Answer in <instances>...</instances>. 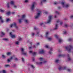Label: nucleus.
I'll list each match as a JSON object with an SVG mask.
<instances>
[{
	"mask_svg": "<svg viewBox=\"0 0 73 73\" xmlns=\"http://www.w3.org/2000/svg\"><path fill=\"white\" fill-rule=\"evenodd\" d=\"M3 40H4V41H7L8 40V39L7 38H4L3 39Z\"/></svg>",
	"mask_w": 73,
	"mask_h": 73,
	"instance_id": "31",
	"label": "nucleus"
},
{
	"mask_svg": "<svg viewBox=\"0 0 73 73\" xmlns=\"http://www.w3.org/2000/svg\"><path fill=\"white\" fill-rule=\"evenodd\" d=\"M50 50H53V48H50Z\"/></svg>",
	"mask_w": 73,
	"mask_h": 73,
	"instance_id": "55",
	"label": "nucleus"
},
{
	"mask_svg": "<svg viewBox=\"0 0 73 73\" xmlns=\"http://www.w3.org/2000/svg\"><path fill=\"white\" fill-rule=\"evenodd\" d=\"M29 2V1L28 0H25V3H27Z\"/></svg>",
	"mask_w": 73,
	"mask_h": 73,
	"instance_id": "37",
	"label": "nucleus"
},
{
	"mask_svg": "<svg viewBox=\"0 0 73 73\" xmlns=\"http://www.w3.org/2000/svg\"><path fill=\"white\" fill-rule=\"evenodd\" d=\"M54 5H56L58 4V2H54Z\"/></svg>",
	"mask_w": 73,
	"mask_h": 73,
	"instance_id": "39",
	"label": "nucleus"
},
{
	"mask_svg": "<svg viewBox=\"0 0 73 73\" xmlns=\"http://www.w3.org/2000/svg\"><path fill=\"white\" fill-rule=\"evenodd\" d=\"M49 54H52V52H51V51H50L49 52Z\"/></svg>",
	"mask_w": 73,
	"mask_h": 73,
	"instance_id": "58",
	"label": "nucleus"
},
{
	"mask_svg": "<svg viewBox=\"0 0 73 73\" xmlns=\"http://www.w3.org/2000/svg\"><path fill=\"white\" fill-rule=\"evenodd\" d=\"M64 25L65 27H68V25L67 24H65Z\"/></svg>",
	"mask_w": 73,
	"mask_h": 73,
	"instance_id": "44",
	"label": "nucleus"
},
{
	"mask_svg": "<svg viewBox=\"0 0 73 73\" xmlns=\"http://www.w3.org/2000/svg\"><path fill=\"white\" fill-rule=\"evenodd\" d=\"M39 33V32H38L37 33V35H38Z\"/></svg>",
	"mask_w": 73,
	"mask_h": 73,
	"instance_id": "64",
	"label": "nucleus"
},
{
	"mask_svg": "<svg viewBox=\"0 0 73 73\" xmlns=\"http://www.w3.org/2000/svg\"><path fill=\"white\" fill-rule=\"evenodd\" d=\"M3 73H7V71L5 70H3Z\"/></svg>",
	"mask_w": 73,
	"mask_h": 73,
	"instance_id": "35",
	"label": "nucleus"
},
{
	"mask_svg": "<svg viewBox=\"0 0 73 73\" xmlns=\"http://www.w3.org/2000/svg\"><path fill=\"white\" fill-rule=\"evenodd\" d=\"M73 18V15H72L71 16H70V18H71V19H72Z\"/></svg>",
	"mask_w": 73,
	"mask_h": 73,
	"instance_id": "51",
	"label": "nucleus"
},
{
	"mask_svg": "<svg viewBox=\"0 0 73 73\" xmlns=\"http://www.w3.org/2000/svg\"><path fill=\"white\" fill-rule=\"evenodd\" d=\"M59 62H60V60H59L58 59H56L55 60V62L56 63H58Z\"/></svg>",
	"mask_w": 73,
	"mask_h": 73,
	"instance_id": "24",
	"label": "nucleus"
},
{
	"mask_svg": "<svg viewBox=\"0 0 73 73\" xmlns=\"http://www.w3.org/2000/svg\"><path fill=\"white\" fill-rule=\"evenodd\" d=\"M61 4L63 8H68L69 7V4H65V2H62L61 3Z\"/></svg>",
	"mask_w": 73,
	"mask_h": 73,
	"instance_id": "7",
	"label": "nucleus"
},
{
	"mask_svg": "<svg viewBox=\"0 0 73 73\" xmlns=\"http://www.w3.org/2000/svg\"><path fill=\"white\" fill-rule=\"evenodd\" d=\"M15 44H16V45H19V41H16L15 42Z\"/></svg>",
	"mask_w": 73,
	"mask_h": 73,
	"instance_id": "38",
	"label": "nucleus"
},
{
	"mask_svg": "<svg viewBox=\"0 0 73 73\" xmlns=\"http://www.w3.org/2000/svg\"><path fill=\"white\" fill-rule=\"evenodd\" d=\"M9 3L8 2L7 3V8H9Z\"/></svg>",
	"mask_w": 73,
	"mask_h": 73,
	"instance_id": "30",
	"label": "nucleus"
},
{
	"mask_svg": "<svg viewBox=\"0 0 73 73\" xmlns=\"http://www.w3.org/2000/svg\"><path fill=\"white\" fill-rule=\"evenodd\" d=\"M36 11L38 13L36 14V15L35 16V19H38L39 17L40 16L41 13V10L39 9H36Z\"/></svg>",
	"mask_w": 73,
	"mask_h": 73,
	"instance_id": "2",
	"label": "nucleus"
},
{
	"mask_svg": "<svg viewBox=\"0 0 73 73\" xmlns=\"http://www.w3.org/2000/svg\"><path fill=\"white\" fill-rule=\"evenodd\" d=\"M11 21V19H6V21L7 22H8L9 21Z\"/></svg>",
	"mask_w": 73,
	"mask_h": 73,
	"instance_id": "33",
	"label": "nucleus"
},
{
	"mask_svg": "<svg viewBox=\"0 0 73 73\" xmlns=\"http://www.w3.org/2000/svg\"><path fill=\"white\" fill-rule=\"evenodd\" d=\"M10 35L11 36V38H15V37H16L17 36L16 35H13L12 34V33H10Z\"/></svg>",
	"mask_w": 73,
	"mask_h": 73,
	"instance_id": "15",
	"label": "nucleus"
},
{
	"mask_svg": "<svg viewBox=\"0 0 73 73\" xmlns=\"http://www.w3.org/2000/svg\"><path fill=\"white\" fill-rule=\"evenodd\" d=\"M47 1V0H42V1H41V5H42V3H44V2H46Z\"/></svg>",
	"mask_w": 73,
	"mask_h": 73,
	"instance_id": "18",
	"label": "nucleus"
},
{
	"mask_svg": "<svg viewBox=\"0 0 73 73\" xmlns=\"http://www.w3.org/2000/svg\"><path fill=\"white\" fill-rule=\"evenodd\" d=\"M64 55L60 54L58 55V57H64Z\"/></svg>",
	"mask_w": 73,
	"mask_h": 73,
	"instance_id": "27",
	"label": "nucleus"
},
{
	"mask_svg": "<svg viewBox=\"0 0 73 73\" xmlns=\"http://www.w3.org/2000/svg\"><path fill=\"white\" fill-rule=\"evenodd\" d=\"M32 60L33 61H35V58H32Z\"/></svg>",
	"mask_w": 73,
	"mask_h": 73,
	"instance_id": "54",
	"label": "nucleus"
},
{
	"mask_svg": "<svg viewBox=\"0 0 73 73\" xmlns=\"http://www.w3.org/2000/svg\"><path fill=\"white\" fill-rule=\"evenodd\" d=\"M70 1H71L72 2H73V0H69Z\"/></svg>",
	"mask_w": 73,
	"mask_h": 73,
	"instance_id": "60",
	"label": "nucleus"
},
{
	"mask_svg": "<svg viewBox=\"0 0 73 73\" xmlns=\"http://www.w3.org/2000/svg\"><path fill=\"white\" fill-rule=\"evenodd\" d=\"M53 18L52 15H49L48 17V19L47 21L46 24H48L51 23V21H52V19Z\"/></svg>",
	"mask_w": 73,
	"mask_h": 73,
	"instance_id": "4",
	"label": "nucleus"
},
{
	"mask_svg": "<svg viewBox=\"0 0 73 73\" xmlns=\"http://www.w3.org/2000/svg\"><path fill=\"white\" fill-rule=\"evenodd\" d=\"M2 57L3 58H5V56L4 55H2Z\"/></svg>",
	"mask_w": 73,
	"mask_h": 73,
	"instance_id": "49",
	"label": "nucleus"
},
{
	"mask_svg": "<svg viewBox=\"0 0 73 73\" xmlns=\"http://www.w3.org/2000/svg\"><path fill=\"white\" fill-rule=\"evenodd\" d=\"M40 26H42V25H44V24L43 23H41L40 24Z\"/></svg>",
	"mask_w": 73,
	"mask_h": 73,
	"instance_id": "40",
	"label": "nucleus"
},
{
	"mask_svg": "<svg viewBox=\"0 0 73 73\" xmlns=\"http://www.w3.org/2000/svg\"><path fill=\"white\" fill-rule=\"evenodd\" d=\"M5 67H10V65L8 64H5Z\"/></svg>",
	"mask_w": 73,
	"mask_h": 73,
	"instance_id": "32",
	"label": "nucleus"
},
{
	"mask_svg": "<svg viewBox=\"0 0 73 73\" xmlns=\"http://www.w3.org/2000/svg\"><path fill=\"white\" fill-rule=\"evenodd\" d=\"M10 27L11 28H13V27H14L16 29H17L18 28V27L16 25V24L15 23H14L13 24L11 25Z\"/></svg>",
	"mask_w": 73,
	"mask_h": 73,
	"instance_id": "10",
	"label": "nucleus"
},
{
	"mask_svg": "<svg viewBox=\"0 0 73 73\" xmlns=\"http://www.w3.org/2000/svg\"><path fill=\"white\" fill-rule=\"evenodd\" d=\"M40 45V43L38 42L36 43L35 45L34 44L33 45V47L32 46L29 47V49H33V48H37V46Z\"/></svg>",
	"mask_w": 73,
	"mask_h": 73,
	"instance_id": "5",
	"label": "nucleus"
},
{
	"mask_svg": "<svg viewBox=\"0 0 73 73\" xmlns=\"http://www.w3.org/2000/svg\"><path fill=\"white\" fill-rule=\"evenodd\" d=\"M36 4V2H34L33 3L31 6V9L32 11H33V9L35 8V5Z\"/></svg>",
	"mask_w": 73,
	"mask_h": 73,
	"instance_id": "11",
	"label": "nucleus"
},
{
	"mask_svg": "<svg viewBox=\"0 0 73 73\" xmlns=\"http://www.w3.org/2000/svg\"><path fill=\"white\" fill-rule=\"evenodd\" d=\"M31 66L32 68H33V69H34L35 68V67L33 66V65H31Z\"/></svg>",
	"mask_w": 73,
	"mask_h": 73,
	"instance_id": "45",
	"label": "nucleus"
},
{
	"mask_svg": "<svg viewBox=\"0 0 73 73\" xmlns=\"http://www.w3.org/2000/svg\"><path fill=\"white\" fill-rule=\"evenodd\" d=\"M0 20L2 23H4V20H3V18H2V16H1L0 17Z\"/></svg>",
	"mask_w": 73,
	"mask_h": 73,
	"instance_id": "19",
	"label": "nucleus"
},
{
	"mask_svg": "<svg viewBox=\"0 0 73 73\" xmlns=\"http://www.w3.org/2000/svg\"><path fill=\"white\" fill-rule=\"evenodd\" d=\"M49 32H46L45 34V35H46L45 37L46 38H48V40H49V41H50V40H52V38H48V35H49Z\"/></svg>",
	"mask_w": 73,
	"mask_h": 73,
	"instance_id": "9",
	"label": "nucleus"
},
{
	"mask_svg": "<svg viewBox=\"0 0 73 73\" xmlns=\"http://www.w3.org/2000/svg\"><path fill=\"white\" fill-rule=\"evenodd\" d=\"M67 56L68 57V61H70L71 60V58L70 57V56L69 54L67 55Z\"/></svg>",
	"mask_w": 73,
	"mask_h": 73,
	"instance_id": "20",
	"label": "nucleus"
},
{
	"mask_svg": "<svg viewBox=\"0 0 73 73\" xmlns=\"http://www.w3.org/2000/svg\"><path fill=\"white\" fill-rule=\"evenodd\" d=\"M10 72H11V73H14V72L13 71V70H10Z\"/></svg>",
	"mask_w": 73,
	"mask_h": 73,
	"instance_id": "47",
	"label": "nucleus"
},
{
	"mask_svg": "<svg viewBox=\"0 0 73 73\" xmlns=\"http://www.w3.org/2000/svg\"><path fill=\"white\" fill-rule=\"evenodd\" d=\"M59 13H60L59 12H58L57 11H55V14H57V15H59Z\"/></svg>",
	"mask_w": 73,
	"mask_h": 73,
	"instance_id": "34",
	"label": "nucleus"
},
{
	"mask_svg": "<svg viewBox=\"0 0 73 73\" xmlns=\"http://www.w3.org/2000/svg\"><path fill=\"white\" fill-rule=\"evenodd\" d=\"M39 61L40 62H36L37 64H45L46 62H47L46 60H45L44 58L42 57H40L39 58Z\"/></svg>",
	"mask_w": 73,
	"mask_h": 73,
	"instance_id": "1",
	"label": "nucleus"
},
{
	"mask_svg": "<svg viewBox=\"0 0 73 73\" xmlns=\"http://www.w3.org/2000/svg\"><path fill=\"white\" fill-rule=\"evenodd\" d=\"M56 17H57V16H56V15H55V16H54V18H56Z\"/></svg>",
	"mask_w": 73,
	"mask_h": 73,
	"instance_id": "59",
	"label": "nucleus"
},
{
	"mask_svg": "<svg viewBox=\"0 0 73 73\" xmlns=\"http://www.w3.org/2000/svg\"><path fill=\"white\" fill-rule=\"evenodd\" d=\"M26 17V15H24L22 16L21 17V19H19V23H21V21H23V20L24 21H25L26 23H28V21L27 20H25V18Z\"/></svg>",
	"mask_w": 73,
	"mask_h": 73,
	"instance_id": "3",
	"label": "nucleus"
},
{
	"mask_svg": "<svg viewBox=\"0 0 73 73\" xmlns=\"http://www.w3.org/2000/svg\"><path fill=\"white\" fill-rule=\"evenodd\" d=\"M44 13L46 14V15H47L48 14V12L47 11H46L44 12Z\"/></svg>",
	"mask_w": 73,
	"mask_h": 73,
	"instance_id": "52",
	"label": "nucleus"
},
{
	"mask_svg": "<svg viewBox=\"0 0 73 73\" xmlns=\"http://www.w3.org/2000/svg\"><path fill=\"white\" fill-rule=\"evenodd\" d=\"M29 53L31 54H33V56H35L36 54V52H33L32 51H29Z\"/></svg>",
	"mask_w": 73,
	"mask_h": 73,
	"instance_id": "12",
	"label": "nucleus"
},
{
	"mask_svg": "<svg viewBox=\"0 0 73 73\" xmlns=\"http://www.w3.org/2000/svg\"><path fill=\"white\" fill-rule=\"evenodd\" d=\"M0 12L2 13H3L5 12V10L3 9H0Z\"/></svg>",
	"mask_w": 73,
	"mask_h": 73,
	"instance_id": "23",
	"label": "nucleus"
},
{
	"mask_svg": "<svg viewBox=\"0 0 73 73\" xmlns=\"http://www.w3.org/2000/svg\"><path fill=\"white\" fill-rule=\"evenodd\" d=\"M54 36L56 38L58 39V41L59 43H61V42H62L63 41L62 39L61 38H58V35H57V34H55L54 35Z\"/></svg>",
	"mask_w": 73,
	"mask_h": 73,
	"instance_id": "6",
	"label": "nucleus"
},
{
	"mask_svg": "<svg viewBox=\"0 0 73 73\" xmlns=\"http://www.w3.org/2000/svg\"><path fill=\"white\" fill-rule=\"evenodd\" d=\"M21 38H19V41H21Z\"/></svg>",
	"mask_w": 73,
	"mask_h": 73,
	"instance_id": "56",
	"label": "nucleus"
},
{
	"mask_svg": "<svg viewBox=\"0 0 73 73\" xmlns=\"http://www.w3.org/2000/svg\"><path fill=\"white\" fill-rule=\"evenodd\" d=\"M67 32H66V31H64V35H65L67 33Z\"/></svg>",
	"mask_w": 73,
	"mask_h": 73,
	"instance_id": "50",
	"label": "nucleus"
},
{
	"mask_svg": "<svg viewBox=\"0 0 73 73\" xmlns=\"http://www.w3.org/2000/svg\"><path fill=\"white\" fill-rule=\"evenodd\" d=\"M3 73V70L0 71V73Z\"/></svg>",
	"mask_w": 73,
	"mask_h": 73,
	"instance_id": "57",
	"label": "nucleus"
},
{
	"mask_svg": "<svg viewBox=\"0 0 73 73\" xmlns=\"http://www.w3.org/2000/svg\"><path fill=\"white\" fill-rule=\"evenodd\" d=\"M72 38H70L68 39V41H72Z\"/></svg>",
	"mask_w": 73,
	"mask_h": 73,
	"instance_id": "36",
	"label": "nucleus"
},
{
	"mask_svg": "<svg viewBox=\"0 0 73 73\" xmlns=\"http://www.w3.org/2000/svg\"><path fill=\"white\" fill-rule=\"evenodd\" d=\"M12 13L13 14H14V13H15V12H13Z\"/></svg>",
	"mask_w": 73,
	"mask_h": 73,
	"instance_id": "62",
	"label": "nucleus"
},
{
	"mask_svg": "<svg viewBox=\"0 0 73 73\" xmlns=\"http://www.w3.org/2000/svg\"><path fill=\"white\" fill-rule=\"evenodd\" d=\"M58 28V25L57 24H56L55 27V28H54V29H57Z\"/></svg>",
	"mask_w": 73,
	"mask_h": 73,
	"instance_id": "25",
	"label": "nucleus"
},
{
	"mask_svg": "<svg viewBox=\"0 0 73 73\" xmlns=\"http://www.w3.org/2000/svg\"><path fill=\"white\" fill-rule=\"evenodd\" d=\"M6 14L7 15H9L11 14V12H10V11H8L6 13Z\"/></svg>",
	"mask_w": 73,
	"mask_h": 73,
	"instance_id": "29",
	"label": "nucleus"
},
{
	"mask_svg": "<svg viewBox=\"0 0 73 73\" xmlns=\"http://www.w3.org/2000/svg\"><path fill=\"white\" fill-rule=\"evenodd\" d=\"M10 4H11V5H15V1H12L10 2Z\"/></svg>",
	"mask_w": 73,
	"mask_h": 73,
	"instance_id": "21",
	"label": "nucleus"
},
{
	"mask_svg": "<svg viewBox=\"0 0 73 73\" xmlns=\"http://www.w3.org/2000/svg\"><path fill=\"white\" fill-rule=\"evenodd\" d=\"M34 30H37V27H34Z\"/></svg>",
	"mask_w": 73,
	"mask_h": 73,
	"instance_id": "43",
	"label": "nucleus"
},
{
	"mask_svg": "<svg viewBox=\"0 0 73 73\" xmlns=\"http://www.w3.org/2000/svg\"><path fill=\"white\" fill-rule=\"evenodd\" d=\"M6 54L7 56H10V55H11V54H12V53L9 52H8Z\"/></svg>",
	"mask_w": 73,
	"mask_h": 73,
	"instance_id": "22",
	"label": "nucleus"
},
{
	"mask_svg": "<svg viewBox=\"0 0 73 73\" xmlns=\"http://www.w3.org/2000/svg\"><path fill=\"white\" fill-rule=\"evenodd\" d=\"M56 23L57 24H58V23H60V25H62V22L60 21L59 19L57 20Z\"/></svg>",
	"mask_w": 73,
	"mask_h": 73,
	"instance_id": "16",
	"label": "nucleus"
},
{
	"mask_svg": "<svg viewBox=\"0 0 73 73\" xmlns=\"http://www.w3.org/2000/svg\"><path fill=\"white\" fill-rule=\"evenodd\" d=\"M31 35L32 37H33L35 36V33L34 32H32L31 33Z\"/></svg>",
	"mask_w": 73,
	"mask_h": 73,
	"instance_id": "26",
	"label": "nucleus"
},
{
	"mask_svg": "<svg viewBox=\"0 0 73 73\" xmlns=\"http://www.w3.org/2000/svg\"><path fill=\"white\" fill-rule=\"evenodd\" d=\"M16 66V64H14L13 65V67H15V66Z\"/></svg>",
	"mask_w": 73,
	"mask_h": 73,
	"instance_id": "61",
	"label": "nucleus"
},
{
	"mask_svg": "<svg viewBox=\"0 0 73 73\" xmlns=\"http://www.w3.org/2000/svg\"><path fill=\"white\" fill-rule=\"evenodd\" d=\"M13 32H15V30H13Z\"/></svg>",
	"mask_w": 73,
	"mask_h": 73,
	"instance_id": "63",
	"label": "nucleus"
},
{
	"mask_svg": "<svg viewBox=\"0 0 73 73\" xmlns=\"http://www.w3.org/2000/svg\"><path fill=\"white\" fill-rule=\"evenodd\" d=\"M45 48H47V49H49V45H46L45 46Z\"/></svg>",
	"mask_w": 73,
	"mask_h": 73,
	"instance_id": "28",
	"label": "nucleus"
},
{
	"mask_svg": "<svg viewBox=\"0 0 73 73\" xmlns=\"http://www.w3.org/2000/svg\"><path fill=\"white\" fill-rule=\"evenodd\" d=\"M1 34L2 35H5V33H4L3 32H1Z\"/></svg>",
	"mask_w": 73,
	"mask_h": 73,
	"instance_id": "42",
	"label": "nucleus"
},
{
	"mask_svg": "<svg viewBox=\"0 0 73 73\" xmlns=\"http://www.w3.org/2000/svg\"><path fill=\"white\" fill-rule=\"evenodd\" d=\"M67 70L68 71V72H70V71H71V70L70 69H67Z\"/></svg>",
	"mask_w": 73,
	"mask_h": 73,
	"instance_id": "46",
	"label": "nucleus"
},
{
	"mask_svg": "<svg viewBox=\"0 0 73 73\" xmlns=\"http://www.w3.org/2000/svg\"><path fill=\"white\" fill-rule=\"evenodd\" d=\"M39 53L40 54H44L45 53V51L43 50H41L39 51Z\"/></svg>",
	"mask_w": 73,
	"mask_h": 73,
	"instance_id": "14",
	"label": "nucleus"
},
{
	"mask_svg": "<svg viewBox=\"0 0 73 73\" xmlns=\"http://www.w3.org/2000/svg\"><path fill=\"white\" fill-rule=\"evenodd\" d=\"M13 57H14V56H11L9 59H8L7 60L8 62H9L11 61V60L13 58Z\"/></svg>",
	"mask_w": 73,
	"mask_h": 73,
	"instance_id": "17",
	"label": "nucleus"
},
{
	"mask_svg": "<svg viewBox=\"0 0 73 73\" xmlns=\"http://www.w3.org/2000/svg\"><path fill=\"white\" fill-rule=\"evenodd\" d=\"M13 5L14 7L15 8H17V6H16V5H15V4Z\"/></svg>",
	"mask_w": 73,
	"mask_h": 73,
	"instance_id": "48",
	"label": "nucleus"
},
{
	"mask_svg": "<svg viewBox=\"0 0 73 73\" xmlns=\"http://www.w3.org/2000/svg\"><path fill=\"white\" fill-rule=\"evenodd\" d=\"M21 54H23V55H24L25 56L27 55V52H25V51H24L25 50V49L24 48H21Z\"/></svg>",
	"mask_w": 73,
	"mask_h": 73,
	"instance_id": "8",
	"label": "nucleus"
},
{
	"mask_svg": "<svg viewBox=\"0 0 73 73\" xmlns=\"http://www.w3.org/2000/svg\"><path fill=\"white\" fill-rule=\"evenodd\" d=\"M15 60H16V61H17L18 60V59L17 58H15Z\"/></svg>",
	"mask_w": 73,
	"mask_h": 73,
	"instance_id": "53",
	"label": "nucleus"
},
{
	"mask_svg": "<svg viewBox=\"0 0 73 73\" xmlns=\"http://www.w3.org/2000/svg\"><path fill=\"white\" fill-rule=\"evenodd\" d=\"M22 60L23 62H24L25 60H24V58L22 57Z\"/></svg>",
	"mask_w": 73,
	"mask_h": 73,
	"instance_id": "41",
	"label": "nucleus"
},
{
	"mask_svg": "<svg viewBox=\"0 0 73 73\" xmlns=\"http://www.w3.org/2000/svg\"><path fill=\"white\" fill-rule=\"evenodd\" d=\"M59 70H66V69H67V68H66V67L65 66L64 67V68H63L62 67H60L58 68Z\"/></svg>",
	"mask_w": 73,
	"mask_h": 73,
	"instance_id": "13",
	"label": "nucleus"
}]
</instances>
